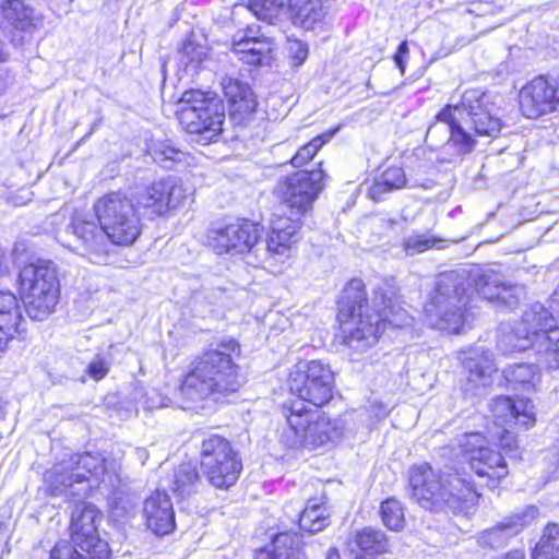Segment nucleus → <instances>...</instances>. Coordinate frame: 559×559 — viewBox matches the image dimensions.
Wrapping results in <instances>:
<instances>
[{
  "label": "nucleus",
  "instance_id": "f257e3e1",
  "mask_svg": "<svg viewBox=\"0 0 559 559\" xmlns=\"http://www.w3.org/2000/svg\"><path fill=\"white\" fill-rule=\"evenodd\" d=\"M337 306L344 343L358 352L376 344L386 324L399 326L405 322V312L397 306L392 292L379 287L370 306L365 284L358 278L348 282Z\"/></svg>",
  "mask_w": 559,
  "mask_h": 559
},
{
  "label": "nucleus",
  "instance_id": "f03ea898",
  "mask_svg": "<svg viewBox=\"0 0 559 559\" xmlns=\"http://www.w3.org/2000/svg\"><path fill=\"white\" fill-rule=\"evenodd\" d=\"M504 275L492 267H475L469 272L453 270L439 274L435 289L425 305V314L432 326L460 333L467 322V282L479 296L495 301L504 284Z\"/></svg>",
  "mask_w": 559,
  "mask_h": 559
},
{
  "label": "nucleus",
  "instance_id": "7ed1b4c3",
  "mask_svg": "<svg viewBox=\"0 0 559 559\" xmlns=\"http://www.w3.org/2000/svg\"><path fill=\"white\" fill-rule=\"evenodd\" d=\"M239 356L240 345L234 338H223L197 356L180 385L179 393L185 403L181 407L191 408L205 400L224 402L237 392L242 385L240 367L236 362Z\"/></svg>",
  "mask_w": 559,
  "mask_h": 559
},
{
  "label": "nucleus",
  "instance_id": "20e7f679",
  "mask_svg": "<svg viewBox=\"0 0 559 559\" xmlns=\"http://www.w3.org/2000/svg\"><path fill=\"white\" fill-rule=\"evenodd\" d=\"M493 95L478 88L466 91L457 105H447L436 115V122L428 131L431 136L437 123H445L450 133L448 144L455 148L457 155L471 153L476 146L474 135L497 138L502 129Z\"/></svg>",
  "mask_w": 559,
  "mask_h": 559
},
{
  "label": "nucleus",
  "instance_id": "39448f33",
  "mask_svg": "<svg viewBox=\"0 0 559 559\" xmlns=\"http://www.w3.org/2000/svg\"><path fill=\"white\" fill-rule=\"evenodd\" d=\"M408 485L411 498L435 513L467 514L480 496L468 474L436 471L428 463L408 469Z\"/></svg>",
  "mask_w": 559,
  "mask_h": 559
},
{
  "label": "nucleus",
  "instance_id": "423d86ee",
  "mask_svg": "<svg viewBox=\"0 0 559 559\" xmlns=\"http://www.w3.org/2000/svg\"><path fill=\"white\" fill-rule=\"evenodd\" d=\"M46 492L53 497H85L95 484L112 490L119 487V475L99 454L91 452L70 454L44 474Z\"/></svg>",
  "mask_w": 559,
  "mask_h": 559
},
{
  "label": "nucleus",
  "instance_id": "0eeeda50",
  "mask_svg": "<svg viewBox=\"0 0 559 559\" xmlns=\"http://www.w3.org/2000/svg\"><path fill=\"white\" fill-rule=\"evenodd\" d=\"M102 521L103 514L94 504L76 503L71 513L70 540L57 542L49 559H109L108 544L98 532Z\"/></svg>",
  "mask_w": 559,
  "mask_h": 559
},
{
  "label": "nucleus",
  "instance_id": "6e6552de",
  "mask_svg": "<svg viewBox=\"0 0 559 559\" xmlns=\"http://www.w3.org/2000/svg\"><path fill=\"white\" fill-rule=\"evenodd\" d=\"M20 294L27 316L32 320L48 318L59 302L60 284L55 262L37 260L19 273Z\"/></svg>",
  "mask_w": 559,
  "mask_h": 559
},
{
  "label": "nucleus",
  "instance_id": "1a4fd4ad",
  "mask_svg": "<svg viewBox=\"0 0 559 559\" xmlns=\"http://www.w3.org/2000/svg\"><path fill=\"white\" fill-rule=\"evenodd\" d=\"M178 120L187 132L198 134L200 141L212 142L223 131L224 103L200 90L187 91L180 98Z\"/></svg>",
  "mask_w": 559,
  "mask_h": 559
},
{
  "label": "nucleus",
  "instance_id": "9d476101",
  "mask_svg": "<svg viewBox=\"0 0 559 559\" xmlns=\"http://www.w3.org/2000/svg\"><path fill=\"white\" fill-rule=\"evenodd\" d=\"M57 239L63 247L95 264H107L115 250L104 226L82 215L73 216L64 235H58Z\"/></svg>",
  "mask_w": 559,
  "mask_h": 559
},
{
  "label": "nucleus",
  "instance_id": "9b49d317",
  "mask_svg": "<svg viewBox=\"0 0 559 559\" xmlns=\"http://www.w3.org/2000/svg\"><path fill=\"white\" fill-rule=\"evenodd\" d=\"M97 221L108 233L115 245L133 243L141 233V223L130 199L120 192L100 198L95 206Z\"/></svg>",
  "mask_w": 559,
  "mask_h": 559
},
{
  "label": "nucleus",
  "instance_id": "f8f14e48",
  "mask_svg": "<svg viewBox=\"0 0 559 559\" xmlns=\"http://www.w3.org/2000/svg\"><path fill=\"white\" fill-rule=\"evenodd\" d=\"M200 457L203 474L213 487L227 489L238 480L242 462L227 438L216 433L204 438Z\"/></svg>",
  "mask_w": 559,
  "mask_h": 559
},
{
  "label": "nucleus",
  "instance_id": "ddd939ff",
  "mask_svg": "<svg viewBox=\"0 0 559 559\" xmlns=\"http://www.w3.org/2000/svg\"><path fill=\"white\" fill-rule=\"evenodd\" d=\"M288 388L298 397L297 401L322 407L333 397L334 373L321 360L299 362L289 374Z\"/></svg>",
  "mask_w": 559,
  "mask_h": 559
},
{
  "label": "nucleus",
  "instance_id": "4468645a",
  "mask_svg": "<svg viewBox=\"0 0 559 559\" xmlns=\"http://www.w3.org/2000/svg\"><path fill=\"white\" fill-rule=\"evenodd\" d=\"M325 174L322 169L299 170L281 179L274 190L286 207L284 214L302 219L312 211L316 199L323 190Z\"/></svg>",
  "mask_w": 559,
  "mask_h": 559
},
{
  "label": "nucleus",
  "instance_id": "2eb2a0df",
  "mask_svg": "<svg viewBox=\"0 0 559 559\" xmlns=\"http://www.w3.org/2000/svg\"><path fill=\"white\" fill-rule=\"evenodd\" d=\"M263 228L247 219H238L226 225H215L209 229V247L217 254L231 255L249 253L257 247Z\"/></svg>",
  "mask_w": 559,
  "mask_h": 559
},
{
  "label": "nucleus",
  "instance_id": "dca6fc26",
  "mask_svg": "<svg viewBox=\"0 0 559 559\" xmlns=\"http://www.w3.org/2000/svg\"><path fill=\"white\" fill-rule=\"evenodd\" d=\"M520 109L530 119L554 111L559 105V76L538 75L519 93Z\"/></svg>",
  "mask_w": 559,
  "mask_h": 559
},
{
  "label": "nucleus",
  "instance_id": "f3484780",
  "mask_svg": "<svg viewBox=\"0 0 559 559\" xmlns=\"http://www.w3.org/2000/svg\"><path fill=\"white\" fill-rule=\"evenodd\" d=\"M479 433H471L464 437L461 442L469 468L481 478H487V486H496L504 478L509 471L503 455L488 447L480 444Z\"/></svg>",
  "mask_w": 559,
  "mask_h": 559
},
{
  "label": "nucleus",
  "instance_id": "a211bd4d",
  "mask_svg": "<svg viewBox=\"0 0 559 559\" xmlns=\"http://www.w3.org/2000/svg\"><path fill=\"white\" fill-rule=\"evenodd\" d=\"M539 516L537 507L531 504L506 516L495 526L483 531L477 536V544L483 548L498 549L504 547L511 538Z\"/></svg>",
  "mask_w": 559,
  "mask_h": 559
},
{
  "label": "nucleus",
  "instance_id": "6ab92c4d",
  "mask_svg": "<svg viewBox=\"0 0 559 559\" xmlns=\"http://www.w3.org/2000/svg\"><path fill=\"white\" fill-rule=\"evenodd\" d=\"M559 312L550 308V298L548 299V307L540 302H535L524 311L522 317L521 326L516 330L514 336L524 333L518 343L512 345L513 349L523 350L528 348V343L532 338L537 337L539 333H549L550 330L559 329L558 318Z\"/></svg>",
  "mask_w": 559,
  "mask_h": 559
},
{
  "label": "nucleus",
  "instance_id": "aec40b11",
  "mask_svg": "<svg viewBox=\"0 0 559 559\" xmlns=\"http://www.w3.org/2000/svg\"><path fill=\"white\" fill-rule=\"evenodd\" d=\"M490 412L497 426H522L525 429L535 423L534 405L531 400L500 395L490 403Z\"/></svg>",
  "mask_w": 559,
  "mask_h": 559
},
{
  "label": "nucleus",
  "instance_id": "412c9836",
  "mask_svg": "<svg viewBox=\"0 0 559 559\" xmlns=\"http://www.w3.org/2000/svg\"><path fill=\"white\" fill-rule=\"evenodd\" d=\"M295 429H300V419L293 418ZM304 432H293L292 439L288 440V448H308L316 449L321 447L329 441H333L341 436V427L338 420L329 418L324 413L318 417L317 421L308 426V430H301Z\"/></svg>",
  "mask_w": 559,
  "mask_h": 559
},
{
  "label": "nucleus",
  "instance_id": "4be33fe9",
  "mask_svg": "<svg viewBox=\"0 0 559 559\" xmlns=\"http://www.w3.org/2000/svg\"><path fill=\"white\" fill-rule=\"evenodd\" d=\"M224 95L229 105V119L234 124H245L257 109L258 102L248 84L233 78L223 81Z\"/></svg>",
  "mask_w": 559,
  "mask_h": 559
},
{
  "label": "nucleus",
  "instance_id": "5701e85b",
  "mask_svg": "<svg viewBox=\"0 0 559 559\" xmlns=\"http://www.w3.org/2000/svg\"><path fill=\"white\" fill-rule=\"evenodd\" d=\"M147 528L155 535L164 536L175 528V512L171 500L165 491L156 490L144 502Z\"/></svg>",
  "mask_w": 559,
  "mask_h": 559
},
{
  "label": "nucleus",
  "instance_id": "b1692460",
  "mask_svg": "<svg viewBox=\"0 0 559 559\" xmlns=\"http://www.w3.org/2000/svg\"><path fill=\"white\" fill-rule=\"evenodd\" d=\"M301 219L284 214L272 224V231L266 240V252L270 254H286L299 239L298 230Z\"/></svg>",
  "mask_w": 559,
  "mask_h": 559
},
{
  "label": "nucleus",
  "instance_id": "393cba45",
  "mask_svg": "<svg viewBox=\"0 0 559 559\" xmlns=\"http://www.w3.org/2000/svg\"><path fill=\"white\" fill-rule=\"evenodd\" d=\"M23 317L16 296L9 290H0V350L22 330Z\"/></svg>",
  "mask_w": 559,
  "mask_h": 559
},
{
  "label": "nucleus",
  "instance_id": "a878e982",
  "mask_svg": "<svg viewBox=\"0 0 559 559\" xmlns=\"http://www.w3.org/2000/svg\"><path fill=\"white\" fill-rule=\"evenodd\" d=\"M389 540L382 531L366 527L357 532L347 559H380L389 551Z\"/></svg>",
  "mask_w": 559,
  "mask_h": 559
},
{
  "label": "nucleus",
  "instance_id": "bb28decb",
  "mask_svg": "<svg viewBox=\"0 0 559 559\" xmlns=\"http://www.w3.org/2000/svg\"><path fill=\"white\" fill-rule=\"evenodd\" d=\"M460 359L464 370L468 373V382L474 383L475 386L487 385L491 374L497 371L492 353L483 347L462 352Z\"/></svg>",
  "mask_w": 559,
  "mask_h": 559
},
{
  "label": "nucleus",
  "instance_id": "cd10ccee",
  "mask_svg": "<svg viewBox=\"0 0 559 559\" xmlns=\"http://www.w3.org/2000/svg\"><path fill=\"white\" fill-rule=\"evenodd\" d=\"M254 559H307L297 533L276 534L270 546L255 551Z\"/></svg>",
  "mask_w": 559,
  "mask_h": 559
},
{
  "label": "nucleus",
  "instance_id": "c85d7f7f",
  "mask_svg": "<svg viewBox=\"0 0 559 559\" xmlns=\"http://www.w3.org/2000/svg\"><path fill=\"white\" fill-rule=\"evenodd\" d=\"M282 413L286 418L287 428L284 429L281 433V442L288 448V440L292 439L294 435L293 432H299L304 435L302 431H297V428L295 429L293 418L297 417L300 419L299 430H308V426L317 421L318 417H320L323 412L320 409V407H308L302 401H292L283 405Z\"/></svg>",
  "mask_w": 559,
  "mask_h": 559
},
{
  "label": "nucleus",
  "instance_id": "c756f323",
  "mask_svg": "<svg viewBox=\"0 0 559 559\" xmlns=\"http://www.w3.org/2000/svg\"><path fill=\"white\" fill-rule=\"evenodd\" d=\"M34 25V9L23 0H2L0 27L4 31H27Z\"/></svg>",
  "mask_w": 559,
  "mask_h": 559
},
{
  "label": "nucleus",
  "instance_id": "7c9ffc66",
  "mask_svg": "<svg viewBox=\"0 0 559 559\" xmlns=\"http://www.w3.org/2000/svg\"><path fill=\"white\" fill-rule=\"evenodd\" d=\"M528 347L535 352L539 367L547 370L559 369V329L550 330L548 334H537L528 343Z\"/></svg>",
  "mask_w": 559,
  "mask_h": 559
},
{
  "label": "nucleus",
  "instance_id": "2f4dec72",
  "mask_svg": "<svg viewBox=\"0 0 559 559\" xmlns=\"http://www.w3.org/2000/svg\"><path fill=\"white\" fill-rule=\"evenodd\" d=\"M166 480L167 486L180 498L198 492L202 485L197 464L193 462L178 465Z\"/></svg>",
  "mask_w": 559,
  "mask_h": 559
},
{
  "label": "nucleus",
  "instance_id": "473e14b6",
  "mask_svg": "<svg viewBox=\"0 0 559 559\" xmlns=\"http://www.w3.org/2000/svg\"><path fill=\"white\" fill-rule=\"evenodd\" d=\"M290 14L295 25L307 31L313 29L325 15L323 0H293Z\"/></svg>",
  "mask_w": 559,
  "mask_h": 559
},
{
  "label": "nucleus",
  "instance_id": "72a5a7b5",
  "mask_svg": "<svg viewBox=\"0 0 559 559\" xmlns=\"http://www.w3.org/2000/svg\"><path fill=\"white\" fill-rule=\"evenodd\" d=\"M506 381L514 390H530L539 383V368L536 365L519 362L509 365L502 371Z\"/></svg>",
  "mask_w": 559,
  "mask_h": 559
},
{
  "label": "nucleus",
  "instance_id": "f704fd0d",
  "mask_svg": "<svg viewBox=\"0 0 559 559\" xmlns=\"http://www.w3.org/2000/svg\"><path fill=\"white\" fill-rule=\"evenodd\" d=\"M405 185L404 169L401 167H389L374 178L373 183L369 187L368 194L373 201H380L385 193L401 189Z\"/></svg>",
  "mask_w": 559,
  "mask_h": 559
},
{
  "label": "nucleus",
  "instance_id": "c9c22d12",
  "mask_svg": "<svg viewBox=\"0 0 559 559\" xmlns=\"http://www.w3.org/2000/svg\"><path fill=\"white\" fill-rule=\"evenodd\" d=\"M330 524V512L323 504L309 501L299 515L300 530L309 534L319 533Z\"/></svg>",
  "mask_w": 559,
  "mask_h": 559
},
{
  "label": "nucleus",
  "instance_id": "e433bc0d",
  "mask_svg": "<svg viewBox=\"0 0 559 559\" xmlns=\"http://www.w3.org/2000/svg\"><path fill=\"white\" fill-rule=\"evenodd\" d=\"M165 188L163 181L153 182L143 192L138 195V204L150 216H160L167 213V203H165Z\"/></svg>",
  "mask_w": 559,
  "mask_h": 559
},
{
  "label": "nucleus",
  "instance_id": "4c0bfd02",
  "mask_svg": "<svg viewBox=\"0 0 559 559\" xmlns=\"http://www.w3.org/2000/svg\"><path fill=\"white\" fill-rule=\"evenodd\" d=\"M289 0H248V9L258 20L274 24L285 12V5Z\"/></svg>",
  "mask_w": 559,
  "mask_h": 559
},
{
  "label": "nucleus",
  "instance_id": "58836bf2",
  "mask_svg": "<svg viewBox=\"0 0 559 559\" xmlns=\"http://www.w3.org/2000/svg\"><path fill=\"white\" fill-rule=\"evenodd\" d=\"M206 56L207 50L204 46L188 39L178 51V62L187 73L194 74Z\"/></svg>",
  "mask_w": 559,
  "mask_h": 559
},
{
  "label": "nucleus",
  "instance_id": "ea45409f",
  "mask_svg": "<svg viewBox=\"0 0 559 559\" xmlns=\"http://www.w3.org/2000/svg\"><path fill=\"white\" fill-rule=\"evenodd\" d=\"M380 514L383 524L391 531H400L404 527L405 516L401 502L389 498L381 503Z\"/></svg>",
  "mask_w": 559,
  "mask_h": 559
},
{
  "label": "nucleus",
  "instance_id": "a19ab883",
  "mask_svg": "<svg viewBox=\"0 0 559 559\" xmlns=\"http://www.w3.org/2000/svg\"><path fill=\"white\" fill-rule=\"evenodd\" d=\"M442 240L429 234H412L403 240V249L406 255L413 257L435 248Z\"/></svg>",
  "mask_w": 559,
  "mask_h": 559
},
{
  "label": "nucleus",
  "instance_id": "79ce46f5",
  "mask_svg": "<svg viewBox=\"0 0 559 559\" xmlns=\"http://www.w3.org/2000/svg\"><path fill=\"white\" fill-rule=\"evenodd\" d=\"M115 348V345H109L107 349L95 354L94 358L90 361L86 367V373L93 380L99 381L108 374L112 360V350Z\"/></svg>",
  "mask_w": 559,
  "mask_h": 559
},
{
  "label": "nucleus",
  "instance_id": "37998d69",
  "mask_svg": "<svg viewBox=\"0 0 559 559\" xmlns=\"http://www.w3.org/2000/svg\"><path fill=\"white\" fill-rule=\"evenodd\" d=\"M163 187L165 188V203H167V212L171 209H176L187 198V190L183 188L182 183L176 177H168L166 179H162Z\"/></svg>",
  "mask_w": 559,
  "mask_h": 559
},
{
  "label": "nucleus",
  "instance_id": "c03bdc74",
  "mask_svg": "<svg viewBox=\"0 0 559 559\" xmlns=\"http://www.w3.org/2000/svg\"><path fill=\"white\" fill-rule=\"evenodd\" d=\"M330 135L323 134L312 139L309 143L301 146L297 153L292 157L290 164L294 167H301L311 160L323 144L329 141Z\"/></svg>",
  "mask_w": 559,
  "mask_h": 559
},
{
  "label": "nucleus",
  "instance_id": "a18cd8bd",
  "mask_svg": "<svg viewBox=\"0 0 559 559\" xmlns=\"http://www.w3.org/2000/svg\"><path fill=\"white\" fill-rule=\"evenodd\" d=\"M525 296V288L522 285L512 284L504 280V284L500 288L499 296L495 301L506 306L509 309L518 307L520 300Z\"/></svg>",
  "mask_w": 559,
  "mask_h": 559
},
{
  "label": "nucleus",
  "instance_id": "49530a36",
  "mask_svg": "<svg viewBox=\"0 0 559 559\" xmlns=\"http://www.w3.org/2000/svg\"><path fill=\"white\" fill-rule=\"evenodd\" d=\"M185 154L180 150L171 147L169 145H162L154 150L153 158L155 162L163 164L164 167H170L167 162L176 163L181 162Z\"/></svg>",
  "mask_w": 559,
  "mask_h": 559
},
{
  "label": "nucleus",
  "instance_id": "de8ad7c7",
  "mask_svg": "<svg viewBox=\"0 0 559 559\" xmlns=\"http://www.w3.org/2000/svg\"><path fill=\"white\" fill-rule=\"evenodd\" d=\"M251 55L248 56L249 64H260L265 53L271 51V41L267 36L261 34V38L252 41Z\"/></svg>",
  "mask_w": 559,
  "mask_h": 559
},
{
  "label": "nucleus",
  "instance_id": "09e8293b",
  "mask_svg": "<svg viewBox=\"0 0 559 559\" xmlns=\"http://www.w3.org/2000/svg\"><path fill=\"white\" fill-rule=\"evenodd\" d=\"M289 56L294 60V66L302 64L308 57V46L301 40L289 41L288 47Z\"/></svg>",
  "mask_w": 559,
  "mask_h": 559
},
{
  "label": "nucleus",
  "instance_id": "8fccbe9b",
  "mask_svg": "<svg viewBox=\"0 0 559 559\" xmlns=\"http://www.w3.org/2000/svg\"><path fill=\"white\" fill-rule=\"evenodd\" d=\"M252 41L243 40L237 37L233 38V51L239 56V59L249 64L248 56L251 55Z\"/></svg>",
  "mask_w": 559,
  "mask_h": 559
},
{
  "label": "nucleus",
  "instance_id": "3c124183",
  "mask_svg": "<svg viewBox=\"0 0 559 559\" xmlns=\"http://www.w3.org/2000/svg\"><path fill=\"white\" fill-rule=\"evenodd\" d=\"M499 443L507 455H512V453L518 450L515 436L508 429H503L499 438Z\"/></svg>",
  "mask_w": 559,
  "mask_h": 559
},
{
  "label": "nucleus",
  "instance_id": "603ef678",
  "mask_svg": "<svg viewBox=\"0 0 559 559\" xmlns=\"http://www.w3.org/2000/svg\"><path fill=\"white\" fill-rule=\"evenodd\" d=\"M408 56V45L407 41L400 43L397 50L393 57L396 67L400 69L401 73L405 72V58Z\"/></svg>",
  "mask_w": 559,
  "mask_h": 559
},
{
  "label": "nucleus",
  "instance_id": "864d4df0",
  "mask_svg": "<svg viewBox=\"0 0 559 559\" xmlns=\"http://www.w3.org/2000/svg\"><path fill=\"white\" fill-rule=\"evenodd\" d=\"M261 27L260 26H248L245 31L238 32L234 37H237L239 39L243 40H257L261 38Z\"/></svg>",
  "mask_w": 559,
  "mask_h": 559
},
{
  "label": "nucleus",
  "instance_id": "5fc2aeb1",
  "mask_svg": "<svg viewBox=\"0 0 559 559\" xmlns=\"http://www.w3.org/2000/svg\"><path fill=\"white\" fill-rule=\"evenodd\" d=\"M9 274V261L5 251L0 248V278Z\"/></svg>",
  "mask_w": 559,
  "mask_h": 559
},
{
  "label": "nucleus",
  "instance_id": "6e6d98bb",
  "mask_svg": "<svg viewBox=\"0 0 559 559\" xmlns=\"http://www.w3.org/2000/svg\"><path fill=\"white\" fill-rule=\"evenodd\" d=\"M135 454L138 456V460L141 462V464L143 465L146 460L148 459V452L146 449L144 448H138L135 449Z\"/></svg>",
  "mask_w": 559,
  "mask_h": 559
},
{
  "label": "nucleus",
  "instance_id": "4d7b16f0",
  "mask_svg": "<svg viewBox=\"0 0 559 559\" xmlns=\"http://www.w3.org/2000/svg\"><path fill=\"white\" fill-rule=\"evenodd\" d=\"M326 559H341V555L337 549L330 548L328 551Z\"/></svg>",
  "mask_w": 559,
  "mask_h": 559
},
{
  "label": "nucleus",
  "instance_id": "13d9d810",
  "mask_svg": "<svg viewBox=\"0 0 559 559\" xmlns=\"http://www.w3.org/2000/svg\"><path fill=\"white\" fill-rule=\"evenodd\" d=\"M143 406L148 408V409H152V408H155V407H159V406H163V404H155L154 402H151L148 400H146L144 403H143Z\"/></svg>",
  "mask_w": 559,
  "mask_h": 559
},
{
  "label": "nucleus",
  "instance_id": "bf43d9fd",
  "mask_svg": "<svg viewBox=\"0 0 559 559\" xmlns=\"http://www.w3.org/2000/svg\"><path fill=\"white\" fill-rule=\"evenodd\" d=\"M5 60V52L3 50V43L0 40V61Z\"/></svg>",
  "mask_w": 559,
  "mask_h": 559
},
{
  "label": "nucleus",
  "instance_id": "052dcab7",
  "mask_svg": "<svg viewBox=\"0 0 559 559\" xmlns=\"http://www.w3.org/2000/svg\"><path fill=\"white\" fill-rule=\"evenodd\" d=\"M214 292H215V293H218L219 295H223V294L225 293V290H224V289H222V288H219V287H218V288H216V289H214Z\"/></svg>",
  "mask_w": 559,
  "mask_h": 559
},
{
  "label": "nucleus",
  "instance_id": "680f3d73",
  "mask_svg": "<svg viewBox=\"0 0 559 559\" xmlns=\"http://www.w3.org/2000/svg\"><path fill=\"white\" fill-rule=\"evenodd\" d=\"M386 223L390 225V226H393L396 222L394 219H388Z\"/></svg>",
  "mask_w": 559,
  "mask_h": 559
}]
</instances>
